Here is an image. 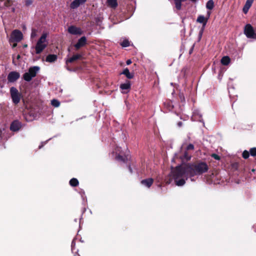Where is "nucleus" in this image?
<instances>
[{"label":"nucleus","mask_w":256,"mask_h":256,"mask_svg":"<svg viewBox=\"0 0 256 256\" xmlns=\"http://www.w3.org/2000/svg\"><path fill=\"white\" fill-rule=\"evenodd\" d=\"M210 14L211 12L210 11H208L207 12V16L206 17H204L202 15H200L198 16L196 21L199 23L202 24L203 28H204L206 26L208 20L210 18Z\"/></svg>","instance_id":"obj_7"},{"label":"nucleus","mask_w":256,"mask_h":256,"mask_svg":"<svg viewBox=\"0 0 256 256\" xmlns=\"http://www.w3.org/2000/svg\"><path fill=\"white\" fill-rule=\"evenodd\" d=\"M252 171L253 172H254L255 171V170H254V169H253V170H252Z\"/></svg>","instance_id":"obj_41"},{"label":"nucleus","mask_w":256,"mask_h":256,"mask_svg":"<svg viewBox=\"0 0 256 256\" xmlns=\"http://www.w3.org/2000/svg\"><path fill=\"white\" fill-rule=\"evenodd\" d=\"M254 0H246L245 5L243 8V12L244 14H246L248 12Z\"/></svg>","instance_id":"obj_14"},{"label":"nucleus","mask_w":256,"mask_h":256,"mask_svg":"<svg viewBox=\"0 0 256 256\" xmlns=\"http://www.w3.org/2000/svg\"><path fill=\"white\" fill-rule=\"evenodd\" d=\"M208 170V166L205 162H200L194 165L186 164L177 166L172 172V176L175 180L176 185L182 186L184 184L185 179L188 176L201 174Z\"/></svg>","instance_id":"obj_1"},{"label":"nucleus","mask_w":256,"mask_h":256,"mask_svg":"<svg viewBox=\"0 0 256 256\" xmlns=\"http://www.w3.org/2000/svg\"><path fill=\"white\" fill-rule=\"evenodd\" d=\"M107 3L108 6L112 8H116L118 6L116 0H107Z\"/></svg>","instance_id":"obj_21"},{"label":"nucleus","mask_w":256,"mask_h":256,"mask_svg":"<svg viewBox=\"0 0 256 256\" xmlns=\"http://www.w3.org/2000/svg\"><path fill=\"white\" fill-rule=\"evenodd\" d=\"M10 94L12 102L17 104H18L22 98L21 94L14 87H12L10 88Z\"/></svg>","instance_id":"obj_4"},{"label":"nucleus","mask_w":256,"mask_h":256,"mask_svg":"<svg viewBox=\"0 0 256 256\" xmlns=\"http://www.w3.org/2000/svg\"><path fill=\"white\" fill-rule=\"evenodd\" d=\"M242 156L244 158H247L249 156V152L247 150H244L242 153Z\"/></svg>","instance_id":"obj_30"},{"label":"nucleus","mask_w":256,"mask_h":256,"mask_svg":"<svg viewBox=\"0 0 256 256\" xmlns=\"http://www.w3.org/2000/svg\"><path fill=\"white\" fill-rule=\"evenodd\" d=\"M120 88L122 90V92L124 94L128 93L130 88V83L129 81L126 82L122 84L120 86Z\"/></svg>","instance_id":"obj_10"},{"label":"nucleus","mask_w":256,"mask_h":256,"mask_svg":"<svg viewBox=\"0 0 256 256\" xmlns=\"http://www.w3.org/2000/svg\"><path fill=\"white\" fill-rule=\"evenodd\" d=\"M68 32L69 33L72 34H82V31L80 28H77L74 26H70L68 28Z\"/></svg>","instance_id":"obj_9"},{"label":"nucleus","mask_w":256,"mask_h":256,"mask_svg":"<svg viewBox=\"0 0 256 256\" xmlns=\"http://www.w3.org/2000/svg\"><path fill=\"white\" fill-rule=\"evenodd\" d=\"M24 2H25V4L26 6H29L32 4V0H24Z\"/></svg>","instance_id":"obj_31"},{"label":"nucleus","mask_w":256,"mask_h":256,"mask_svg":"<svg viewBox=\"0 0 256 256\" xmlns=\"http://www.w3.org/2000/svg\"><path fill=\"white\" fill-rule=\"evenodd\" d=\"M51 104L54 107H58L60 105V102L56 100H52L51 101Z\"/></svg>","instance_id":"obj_26"},{"label":"nucleus","mask_w":256,"mask_h":256,"mask_svg":"<svg viewBox=\"0 0 256 256\" xmlns=\"http://www.w3.org/2000/svg\"><path fill=\"white\" fill-rule=\"evenodd\" d=\"M190 0L192 2H196V0Z\"/></svg>","instance_id":"obj_38"},{"label":"nucleus","mask_w":256,"mask_h":256,"mask_svg":"<svg viewBox=\"0 0 256 256\" xmlns=\"http://www.w3.org/2000/svg\"><path fill=\"white\" fill-rule=\"evenodd\" d=\"M86 38L85 36H82L78 40V42L74 45V46L76 49H79L80 48L86 44Z\"/></svg>","instance_id":"obj_11"},{"label":"nucleus","mask_w":256,"mask_h":256,"mask_svg":"<svg viewBox=\"0 0 256 256\" xmlns=\"http://www.w3.org/2000/svg\"><path fill=\"white\" fill-rule=\"evenodd\" d=\"M153 182H154L153 179L150 178L142 180L141 181V184L142 185H144L148 188H150Z\"/></svg>","instance_id":"obj_15"},{"label":"nucleus","mask_w":256,"mask_h":256,"mask_svg":"<svg viewBox=\"0 0 256 256\" xmlns=\"http://www.w3.org/2000/svg\"><path fill=\"white\" fill-rule=\"evenodd\" d=\"M20 76V74L17 72H12L8 76V80L9 82H13L16 81Z\"/></svg>","instance_id":"obj_8"},{"label":"nucleus","mask_w":256,"mask_h":256,"mask_svg":"<svg viewBox=\"0 0 256 256\" xmlns=\"http://www.w3.org/2000/svg\"><path fill=\"white\" fill-rule=\"evenodd\" d=\"M46 143V142H44V144H43V143H42V144L41 146H39V148H42L44 144H45Z\"/></svg>","instance_id":"obj_35"},{"label":"nucleus","mask_w":256,"mask_h":256,"mask_svg":"<svg viewBox=\"0 0 256 256\" xmlns=\"http://www.w3.org/2000/svg\"><path fill=\"white\" fill-rule=\"evenodd\" d=\"M40 70V68L38 66L30 67L28 71L23 74V79L26 82H30L36 76V74L39 72Z\"/></svg>","instance_id":"obj_3"},{"label":"nucleus","mask_w":256,"mask_h":256,"mask_svg":"<svg viewBox=\"0 0 256 256\" xmlns=\"http://www.w3.org/2000/svg\"><path fill=\"white\" fill-rule=\"evenodd\" d=\"M121 46L122 47H127L130 46V42L128 40H124L121 43Z\"/></svg>","instance_id":"obj_27"},{"label":"nucleus","mask_w":256,"mask_h":256,"mask_svg":"<svg viewBox=\"0 0 256 256\" xmlns=\"http://www.w3.org/2000/svg\"><path fill=\"white\" fill-rule=\"evenodd\" d=\"M57 59V56L56 54H49L46 58V61L49 62H52Z\"/></svg>","instance_id":"obj_19"},{"label":"nucleus","mask_w":256,"mask_h":256,"mask_svg":"<svg viewBox=\"0 0 256 256\" xmlns=\"http://www.w3.org/2000/svg\"><path fill=\"white\" fill-rule=\"evenodd\" d=\"M22 38V34L20 30H14L12 32L10 36V41L12 42H18Z\"/></svg>","instance_id":"obj_6"},{"label":"nucleus","mask_w":256,"mask_h":256,"mask_svg":"<svg viewBox=\"0 0 256 256\" xmlns=\"http://www.w3.org/2000/svg\"><path fill=\"white\" fill-rule=\"evenodd\" d=\"M86 2V0H74L72 2L70 8L73 9L76 8L80 4H84Z\"/></svg>","instance_id":"obj_13"},{"label":"nucleus","mask_w":256,"mask_h":256,"mask_svg":"<svg viewBox=\"0 0 256 256\" xmlns=\"http://www.w3.org/2000/svg\"><path fill=\"white\" fill-rule=\"evenodd\" d=\"M250 154L252 156H256V148H252L250 150Z\"/></svg>","instance_id":"obj_29"},{"label":"nucleus","mask_w":256,"mask_h":256,"mask_svg":"<svg viewBox=\"0 0 256 256\" xmlns=\"http://www.w3.org/2000/svg\"><path fill=\"white\" fill-rule=\"evenodd\" d=\"M82 55L80 54H76L74 55L72 57L69 58L66 60V63L68 64V62L71 63L74 62L75 60H76L78 59H80L82 58Z\"/></svg>","instance_id":"obj_17"},{"label":"nucleus","mask_w":256,"mask_h":256,"mask_svg":"<svg viewBox=\"0 0 256 256\" xmlns=\"http://www.w3.org/2000/svg\"><path fill=\"white\" fill-rule=\"evenodd\" d=\"M120 148L117 147L116 149V153L117 154L116 156V158L118 160H122V161H124L125 160V158L123 157L121 154L122 152L120 150Z\"/></svg>","instance_id":"obj_18"},{"label":"nucleus","mask_w":256,"mask_h":256,"mask_svg":"<svg viewBox=\"0 0 256 256\" xmlns=\"http://www.w3.org/2000/svg\"><path fill=\"white\" fill-rule=\"evenodd\" d=\"M178 124V126H182V122H179Z\"/></svg>","instance_id":"obj_36"},{"label":"nucleus","mask_w":256,"mask_h":256,"mask_svg":"<svg viewBox=\"0 0 256 256\" xmlns=\"http://www.w3.org/2000/svg\"><path fill=\"white\" fill-rule=\"evenodd\" d=\"M214 7V2L212 0H209L206 4V8L207 9L211 10Z\"/></svg>","instance_id":"obj_23"},{"label":"nucleus","mask_w":256,"mask_h":256,"mask_svg":"<svg viewBox=\"0 0 256 256\" xmlns=\"http://www.w3.org/2000/svg\"><path fill=\"white\" fill-rule=\"evenodd\" d=\"M196 112H194V114H196Z\"/></svg>","instance_id":"obj_40"},{"label":"nucleus","mask_w":256,"mask_h":256,"mask_svg":"<svg viewBox=\"0 0 256 256\" xmlns=\"http://www.w3.org/2000/svg\"><path fill=\"white\" fill-rule=\"evenodd\" d=\"M70 184L72 186H76L78 184V180L76 178H73L70 180Z\"/></svg>","instance_id":"obj_25"},{"label":"nucleus","mask_w":256,"mask_h":256,"mask_svg":"<svg viewBox=\"0 0 256 256\" xmlns=\"http://www.w3.org/2000/svg\"><path fill=\"white\" fill-rule=\"evenodd\" d=\"M190 156L186 152H184V154L182 156H180V158L182 160H186L188 161L190 159Z\"/></svg>","instance_id":"obj_24"},{"label":"nucleus","mask_w":256,"mask_h":256,"mask_svg":"<svg viewBox=\"0 0 256 256\" xmlns=\"http://www.w3.org/2000/svg\"><path fill=\"white\" fill-rule=\"evenodd\" d=\"M212 156L216 160H219L220 157L216 154H212Z\"/></svg>","instance_id":"obj_33"},{"label":"nucleus","mask_w":256,"mask_h":256,"mask_svg":"<svg viewBox=\"0 0 256 256\" xmlns=\"http://www.w3.org/2000/svg\"><path fill=\"white\" fill-rule=\"evenodd\" d=\"M37 36V30L35 29H32L30 37L34 38Z\"/></svg>","instance_id":"obj_28"},{"label":"nucleus","mask_w":256,"mask_h":256,"mask_svg":"<svg viewBox=\"0 0 256 256\" xmlns=\"http://www.w3.org/2000/svg\"><path fill=\"white\" fill-rule=\"evenodd\" d=\"M16 46V44H14V45H13V47H14V46Z\"/></svg>","instance_id":"obj_39"},{"label":"nucleus","mask_w":256,"mask_h":256,"mask_svg":"<svg viewBox=\"0 0 256 256\" xmlns=\"http://www.w3.org/2000/svg\"><path fill=\"white\" fill-rule=\"evenodd\" d=\"M121 74H124L127 78H132L134 76L132 74L130 73L128 68H125L123 72L121 73Z\"/></svg>","instance_id":"obj_20"},{"label":"nucleus","mask_w":256,"mask_h":256,"mask_svg":"<svg viewBox=\"0 0 256 256\" xmlns=\"http://www.w3.org/2000/svg\"><path fill=\"white\" fill-rule=\"evenodd\" d=\"M20 123L18 120H15L12 123L10 128L11 130L16 132L20 130Z\"/></svg>","instance_id":"obj_12"},{"label":"nucleus","mask_w":256,"mask_h":256,"mask_svg":"<svg viewBox=\"0 0 256 256\" xmlns=\"http://www.w3.org/2000/svg\"><path fill=\"white\" fill-rule=\"evenodd\" d=\"M12 1L10 0H0V8L8 7L12 4Z\"/></svg>","instance_id":"obj_16"},{"label":"nucleus","mask_w":256,"mask_h":256,"mask_svg":"<svg viewBox=\"0 0 256 256\" xmlns=\"http://www.w3.org/2000/svg\"><path fill=\"white\" fill-rule=\"evenodd\" d=\"M221 62L223 65L227 66L230 62V58L228 56H224L221 60Z\"/></svg>","instance_id":"obj_22"},{"label":"nucleus","mask_w":256,"mask_h":256,"mask_svg":"<svg viewBox=\"0 0 256 256\" xmlns=\"http://www.w3.org/2000/svg\"><path fill=\"white\" fill-rule=\"evenodd\" d=\"M244 34L248 38L256 39V34L250 24H247L245 26Z\"/></svg>","instance_id":"obj_5"},{"label":"nucleus","mask_w":256,"mask_h":256,"mask_svg":"<svg viewBox=\"0 0 256 256\" xmlns=\"http://www.w3.org/2000/svg\"><path fill=\"white\" fill-rule=\"evenodd\" d=\"M128 168H129L130 172L132 173V168L130 166H129Z\"/></svg>","instance_id":"obj_37"},{"label":"nucleus","mask_w":256,"mask_h":256,"mask_svg":"<svg viewBox=\"0 0 256 256\" xmlns=\"http://www.w3.org/2000/svg\"><path fill=\"white\" fill-rule=\"evenodd\" d=\"M194 149V146L193 144H190L188 146L186 147V150H193Z\"/></svg>","instance_id":"obj_32"},{"label":"nucleus","mask_w":256,"mask_h":256,"mask_svg":"<svg viewBox=\"0 0 256 256\" xmlns=\"http://www.w3.org/2000/svg\"><path fill=\"white\" fill-rule=\"evenodd\" d=\"M132 63V61L130 60H128L126 61V64L128 65Z\"/></svg>","instance_id":"obj_34"},{"label":"nucleus","mask_w":256,"mask_h":256,"mask_svg":"<svg viewBox=\"0 0 256 256\" xmlns=\"http://www.w3.org/2000/svg\"><path fill=\"white\" fill-rule=\"evenodd\" d=\"M48 33H43L38 40L35 46L36 54H40L48 46Z\"/></svg>","instance_id":"obj_2"}]
</instances>
